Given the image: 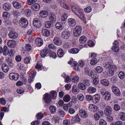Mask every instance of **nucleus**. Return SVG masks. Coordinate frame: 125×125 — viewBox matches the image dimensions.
<instances>
[{"label": "nucleus", "instance_id": "1", "mask_svg": "<svg viewBox=\"0 0 125 125\" xmlns=\"http://www.w3.org/2000/svg\"><path fill=\"white\" fill-rule=\"evenodd\" d=\"M72 9L73 12L81 19L83 20L84 19V15L83 9L79 8H77L75 6L72 5Z\"/></svg>", "mask_w": 125, "mask_h": 125}, {"label": "nucleus", "instance_id": "2", "mask_svg": "<svg viewBox=\"0 0 125 125\" xmlns=\"http://www.w3.org/2000/svg\"><path fill=\"white\" fill-rule=\"evenodd\" d=\"M82 31V29L81 26H76L74 29L73 34L75 36H79L81 34Z\"/></svg>", "mask_w": 125, "mask_h": 125}, {"label": "nucleus", "instance_id": "3", "mask_svg": "<svg viewBox=\"0 0 125 125\" xmlns=\"http://www.w3.org/2000/svg\"><path fill=\"white\" fill-rule=\"evenodd\" d=\"M119 43L118 41L117 40L113 42L112 48V50L113 51L117 52L119 51Z\"/></svg>", "mask_w": 125, "mask_h": 125}, {"label": "nucleus", "instance_id": "4", "mask_svg": "<svg viewBox=\"0 0 125 125\" xmlns=\"http://www.w3.org/2000/svg\"><path fill=\"white\" fill-rule=\"evenodd\" d=\"M117 70V68L116 66L112 64L109 69V72L110 74V75L109 76H113L114 74V72H116Z\"/></svg>", "mask_w": 125, "mask_h": 125}, {"label": "nucleus", "instance_id": "5", "mask_svg": "<svg viewBox=\"0 0 125 125\" xmlns=\"http://www.w3.org/2000/svg\"><path fill=\"white\" fill-rule=\"evenodd\" d=\"M21 26L22 27H26L28 24V21L27 20L24 18H22L20 22Z\"/></svg>", "mask_w": 125, "mask_h": 125}, {"label": "nucleus", "instance_id": "6", "mask_svg": "<svg viewBox=\"0 0 125 125\" xmlns=\"http://www.w3.org/2000/svg\"><path fill=\"white\" fill-rule=\"evenodd\" d=\"M9 77L11 80H17L19 77V75L17 73H9Z\"/></svg>", "mask_w": 125, "mask_h": 125}, {"label": "nucleus", "instance_id": "7", "mask_svg": "<svg viewBox=\"0 0 125 125\" xmlns=\"http://www.w3.org/2000/svg\"><path fill=\"white\" fill-rule=\"evenodd\" d=\"M8 35L10 38L13 39H16L18 36V34L16 32L13 31L10 32Z\"/></svg>", "mask_w": 125, "mask_h": 125}, {"label": "nucleus", "instance_id": "8", "mask_svg": "<svg viewBox=\"0 0 125 125\" xmlns=\"http://www.w3.org/2000/svg\"><path fill=\"white\" fill-rule=\"evenodd\" d=\"M112 110V108L111 106H106L104 110V113L106 116H109L111 114Z\"/></svg>", "mask_w": 125, "mask_h": 125}, {"label": "nucleus", "instance_id": "9", "mask_svg": "<svg viewBox=\"0 0 125 125\" xmlns=\"http://www.w3.org/2000/svg\"><path fill=\"white\" fill-rule=\"evenodd\" d=\"M36 74L35 71L31 72L29 74L28 80L29 83H31L34 79V78Z\"/></svg>", "mask_w": 125, "mask_h": 125}, {"label": "nucleus", "instance_id": "10", "mask_svg": "<svg viewBox=\"0 0 125 125\" xmlns=\"http://www.w3.org/2000/svg\"><path fill=\"white\" fill-rule=\"evenodd\" d=\"M88 106L89 110L92 112H95L99 109L97 106L93 104H89Z\"/></svg>", "mask_w": 125, "mask_h": 125}, {"label": "nucleus", "instance_id": "11", "mask_svg": "<svg viewBox=\"0 0 125 125\" xmlns=\"http://www.w3.org/2000/svg\"><path fill=\"white\" fill-rule=\"evenodd\" d=\"M112 90L114 93L117 96L120 95V92L119 89L116 86L113 85L112 87Z\"/></svg>", "mask_w": 125, "mask_h": 125}, {"label": "nucleus", "instance_id": "12", "mask_svg": "<svg viewBox=\"0 0 125 125\" xmlns=\"http://www.w3.org/2000/svg\"><path fill=\"white\" fill-rule=\"evenodd\" d=\"M43 99L45 102L48 104L50 103L51 100V95L47 93L44 95Z\"/></svg>", "mask_w": 125, "mask_h": 125}, {"label": "nucleus", "instance_id": "13", "mask_svg": "<svg viewBox=\"0 0 125 125\" xmlns=\"http://www.w3.org/2000/svg\"><path fill=\"white\" fill-rule=\"evenodd\" d=\"M33 24L35 27L39 28L41 25V22L37 18H35L33 21Z\"/></svg>", "mask_w": 125, "mask_h": 125}, {"label": "nucleus", "instance_id": "14", "mask_svg": "<svg viewBox=\"0 0 125 125\" xmlns=\"http://www.w3.org/2000/svg\"><path fill=\"white\" fill-rule=\"evenodd\" d=\"M58 1L62 7L66 9L69 10L70 9V8L68 5L65 3L63 0H58Z\"/></svg>", "mask_w": 125, "mask_h": 125}, {"label": "nucleus", "instance_id": "15", "mask_svg": "<svg viewBox=\"0 0 125 125\" xmlns=\"http://www.w3.org/2000/svg\"><path fill=\"white\" fill-rule=\"evenodd\" d=\"M35 43L38 46H41L43 43V40L42 38L38 37L36 39Z\"/></svg>", "mask_w": 125, "mask_h": 125}, {"label": "nucleus", "instance_id": "16", "mask_svg": "<svg viewBox=\"0 0 125 125\" xmlns=\"http://www.w3.org/2000/svg\"><path fill=\"white\" fill-rule=\"evenodd\" d=\"M88 75L91 76L93 79L98 78V75L96 74L95 71L93 70L91 71L90 73L88 74Z\"/></svg>", "mask_w": 125, "mask_h": 125}, {"label": "nucleus", "instance_id": "17", "mask_svg": "<svg viewBox=\"0 0 125 125\" xmlns=\"http://www.w3.org/2000/svg\"><path fill=\"white\" fill-rule=\"evenodd\" d=\"M3 7L4 10L6 11H8L11 9V5L10 3L7 2L3 4Z\"/></svg>", "mask_w": 125, "mask_h": 125}, {"label": "nucleus", "instance_id": "18", "mask_svg": "<svg viewBox=\"0 0 125 125\" xmlns=\"http://www.w3.org/2000/svg\"><path fill=\"white\" fill-rule=\"evenodd\" d=\"M1 68L2 71L5 73L8 72L9 70L8 66L5 63H3L2 64Z\"/></svg>", "mask_w": 125, "mask_h": 125}, {"label": "nucleus", "instance_id": "19", "mask_svg": "<svg viewBox=\"0 0 125 125\" xmlns=\"http://www.w3.org/2000/svg\"><path fill=\"white\" fill-rule=\"evenodd\" d=\"M42 34L44 36L48 37L50 35L51 32L48 29H44L42 31Z\"/></svg>", "mask_w": 125, "mask_h": 125}, {"label": "nucleus", "instance_id": "20", "mask_svg": "<svg viewBox=\"0 0 125 125\" xmlns=\"http://www.w3.org/2000/svg\"><path fill=\"white\" fill-rule=\"evenodd\" d=\"M62 35L63 38L67 39L70 36V32L67 31H64L62 32Z\"/></svg>", "mask_w": 125, "mask_h": 125}, {"label": "nucleus", "instance_id": "21", "mask_svg": "<svg viewBox=\"0 0 125 125\" xmlns=\"http://www.w3.org/2000/svg\"><path fill=\"white\" fill-rule=\"evenodd\" d=\"M53 41L55 44L58 45H61L62 43L61 40L58 37H55L53 40Z\"/></svg>", "mask_w": 125, "mask_h": 125}, {"label": "nucleus", "instance_id": "22", "mask_svg": "<svg viewBox=\"0 0 125 125\" xmlns=\"http://www.w3.org/2000/svg\"><path fill=\"white\" fill-rule=\"evenodd\" d=\"M80 115L81 117L83 118H86L88 116L87 112L84 110L82 109L79 111Z\"/></svg>", "mask_w": 125, "mask_h": 125}, {"label": "nucleus", "instance_id": "23", "mask_svg": "<svg viewBox=\"0 0 125 125\" xmlns=\"http://www.w3.org/2000/svg\"><path fill=\"white\" fill-rule=\"evenodd\" d=\"M68 25L71 26H73L76 24L75 21L73 19L70 18L68 19Z\"/></svg>", "mask_w": 125, "mask_h": 125}, {"label": "nucleus", "instance_id": "24", "mask_svg": "<svg viewBox=\"0 0 125 125\" xmlns=\"http://www.w3.org/2000/svg\"><path fill=\"white\" fill-rule=\"evenodd\" d=\"M8 45L11 48H14L16 46V42L13 40H9L7 42Z\"/></svg>", "mask_w": 125, "mask_h": 125}, {"label": "nucleus", "instance_id": "25", "mask_svg": "<svg viewBox=\"0 0 125 125\" xmlns=\"http://www.w3.org/2000/svg\"><path fill=\"white\" fill-rule=\"evenodd\" d=\"M48 12L46 11L42 10L39 13V14L40 16L43 18L46 17L48 15Z\"/></svg>", "mask_w": 125, "mask_h": 125}, {"label": "nucleus", "instance_id": "26", "mask_svg": "<svg viewBox=\"0 0 125 125\" xmlns=\"http://www.w3.org/2000/svg\"><path fill=\"white\" fill-rule=\"evenodd\" d=\"M40 6L38 3H36L31 6V9L35 11H38L40 9Z\"/></svg>", "mask_w": 125, "mask_h": 125}, {"label": "nucleus", "instance_id": "27", "mask_svg": "<svg viewBox=\"0 0 125 125\" xmlns=\"http://www.w3.org/2000/svg\"><path fill=\"white\" fill-rule=\"evenodd\" d=\"M96 91V88L92 86L89 87L87 90V92L89 94H93Z\"/></svg>", "mask_w": 125, "mask_h": 125}, {"label": "nucleus", "instance_id": "28", "mask_svg": "<svg viewBox=\"0 0 125 125\" xmlns=\"http://www.w3.org/2000/svg\"><path fill=\"white\" fill-rule=\"evenodd\" d=\"M72 66L73 69L76 71L79 70V65L77 62L76 61H74L72 63Z\"/></svg>", "mask_w": 125, "mask_h": 125}, {"label": "nucleus", "instance_id": "29", "mask_svg": "<svg viewBox=\"0 0 125 125\" xmlns=\"http://www.w3.org/2000/svg\"><path fill=\"white\" fill-rule=\"evenodd\" d=\"M47 53L48 51L46 49L42 50L40 52L41 56L42 58H44L46 56Z\"/></svg>", "mask_w": 125, "mask_h": 125}, {"label": "nucleus", "instance_id": "30", "mask_svg": "<svg viewBox=\"0 0 125 125\" xmlns=\"http://www.w3.org/2000/svg\"><path fill=\"white\" fill-rule=\"evenodd\" d=\"M55 26L57 29L59 30H62L63 29V25L61 22L57 23L55 24Z\"/></svg>", "mask_w": 125, "mask_h": 125}, {"label": "nucleus", "instance_id": "31", "mask_svg": "<svg viewBox=\"0 0 125 125\" xmlns=\"http://www.w3.org/2000/svg\"><path fill=\"white\" fill-rule=\"evenodd\" d=\"M71 119V121H73V123L79 122L80 120V119L79 118L78 115H76L74 117H72Z\"/></svg>", "mask_w": 125, "mask_h": 125}, {"label": "nucleus", "instance_id": "32", "mask_svg": "<svg viewBox=\"0 0 125 125\" xmlns=\"http://www.w3.org/2000/svg\"><path fill=\"white\" fill-rule=\"evenodd\" d=\"M53 25V23L50 21H48L46 22L44 24V26L48 28L52 27Z\"/></svg>", "mask_w": 125, "mask_h": 125}, {"label": "nucleus", "instance_id": "33", "mask_svg": "<svg viewBox=\"0 0 125 125\" xmlns=\"http://www.w3.org/2000/svg\"><path fill=\"white\" fill-rule=\"evenodd\" d=\"M87 40V37L83 35L81 36L79 38V42L81 43H84Z\"/></svg>", "mask_w": 125, "mask_h": 125}, {"label": "nucleus", "instance_id": "34", "mask_svg": "<svg viewBox=\"0 0 125 125\" xmlns=\"http://www.w3.org/2000/svg\"><path fill=\"white\" fill-rule=\"evenodd\" d=\"M101 83L103 85L107 86L109 85V82L106 79H102L101 80Z\"/></svg>", "mask_w": 125, "mask_h": 125}, {"label": "nucleus", "instance_id": "35", "mask_svg": "<svg viewBox=\"0 0 125 125\" xmlns=\"http://www.w3.org/2000/svg\"><path fill=\"white\" fill-rule=\"evenodd\" d=\"M72 92L74 94L78 93L79 92V90L78 89L77 87L75 85H74L72 87Z\"/></svg>", "mask_w": 125, "mask_h": 125}, {"label": "nucleus", "instance_id": "36", "mask_svg": "<svg viewBox=\"0 0 125 125\" xmlns=\"http://www.w3.org/2000/svg\"><path fill=\"white\" fill-rule=\"evenodd\" d=\"M13 5L14 7L15 8H19L21 7V4L19 2L16 1H14L13 2Z\"/></svg>", "mask_w": 125, "mask_h": 125}, {"label": "nucleus", "instance_id": "37", "mask_svg": "<svg viewBox=\"0 0 125 125\" xmlns=\"http://www.w3.org/2000/svg\"><path fill=\"white\" fill-rule=\"evenodd\" d=\"M49 19L50 21L55 22L56 21V17L54 14L53 13H51L49 15Z\"/></svg>", "mask_w": 125, "mask_h": 125}, {"label": "nucleus", "instance_id": "38", "mask_svg": "<svg viewBox=\"0 0 125 125\" xmlns=\"http://www.w3.org/2000/svg\"><path fill=\"white\" fill-rule=\"evenodd\" d=\"M100 95L98 94H95L93 102L94 103H96L98 102L100 99Z\"/></svg>", "mask_w": 125, "mask_h": 125}, {"label": "nucleus", "instance_id": "39", "mask_svg": "<svg viewBox=\"0 0 125 125\" xmlns=\"http://www.w3.org/2000/svg\"><path fill=\"white\" fill-rule=\"evenodd\" d=\"M104 96V99L106 100H109L111 98L110 93L108 91L105 93Z\"/></svg>", "mask_w": 125, "mask_h": 125}, {"label": "nucleus", "instance_id": "40", "mask_svg": "<svg viewBox=\"0 0 125 125\" xmlns=\"http://www.w3.org/2000/svg\"><path fill=\"white\" fill-rule=\"evenodd\" d=\"M79 50L77 48H74L72 49L69 51V53L72 54H76L79 52Z\"/></svg>", "mask_w": 125, "mask_h": 125}, {"label": "nucleus", "instance_id": "41", "mask_svg": "<svg viewBox=\"0 0 125 125\" xmlns=\"http://www.w3.org/2000/svg\"><path fill=\"white\" fill-rule=\"evenodd\" d=\"M49 109L52 114H54L56 112V108L55 106L51 105Z\"/></svg>", "mask_w": 125, "mask_h": 125}, {"label": "nucleus", "instance_id": "42", "mask_svg": "<svg viewBox=\"0 0 125 125\" xmlns=\"http://www.w3.org/2000/svg\"><path fill=\"white\" fill-rule=\"evenodd\" d=\"M112 64V63L110 62H107L104 63L103 65L105 68L109 69Z\"/></svg>", "mask_w": 125, "mask_h": 125}, {"label": "nucleus", "instance_id": "43", "mask_svg": "<svg viewBox=\"0 0 125 125\" xmlns=\"http://www.w3.org/2000/svg\"><path fill=\"white\" fill-rule=\"evenodd\" d=\"M64 53L62 49L60 48L57 52V55L59 57H61L63 56Z\"/></svg>", "mask_w": 125, "mask_h": 125}, {"label": "nucleus", "instance_id": "44", "mask_svg": "<svg viewBox=\"0 0 125 125\" xmlns=\"http://www.w3.org/2000/svg\"><path fill=\"white\" fill-rule=\"evenodd\" d=\"M95 70L98 73H100L102 72L103 70V69L102 67L98 66L95 67Z\"/></svg>", "mask_w": 125, "mask_h": 125}, {"label": "nucleus", "instance_id": "45", "mask_svg": "<svg viewBox=\"0 0 125 125\" xmlns=\"http://www.w3.org/2000/svg\"><path fill=\"white\" fill-rule=\"evenodd\" d=\"M70 98L71 97L70 95L68 94H67L64 96L63 99L64 102H68L70 101Z\"/></svg>", "mask_w": 125, "mask_h": 125}, {"label": "nucleus", "instance_id": "46", "mask_svg": "<svg viewBox=\"0 0 125 125\" xmlns=\"http://www.w3.org/2000/svg\"><path fill=\"white\" fill-rule=\"evenodd\" d=\"M24 13L25 15L28 17L31 15V11L30 9H27L25 10Z\"/></svg>", "mask_w": 125, "mask_h": 125}, {"label": "nucleus", "instance_id": "47", "mask_svg": "<svg viewBox=\"0 0 125 125\" xmlns=\"http://www.w3.org/2000/svg\"><path fill=\"white\" fill-rule=\"evenodd\" d=\"M119 115L120 119L122 120H125V113L123 112H121L119 113Z\"/></svg>", "mask_w": 125, "mask_h": 125}, {"label": "nucleus", "instance_id": "48", "mask_svg": "<svg viewBox=\"0 0 125 125\" xmlns=\"http://www.w3.org/2000/svg\"><path fill=\"white\" fill-rule=\"evenodd\" d=\"M78 86L79 88L81 90H84L86 88L85 85L83 83H79L78 85Z\"/></svg>", "mask_w": 125, "mask_h": 125}, {"label": "nucleus", "instance_id": "49", "mask_svg": "<svg viewBox=\"0 0 125 125\" xmlns=\"http://www.w3.org/2000/svg\"><path fill=\"white\" fill-rule=\"evenodd\" d=\"M17 68L19 70H23L25 69V67L23 64L19 63L17 65Z\"/></svg>", "mask_w": 125, "mask_h": 125}, {"label": "nucleus", "instance_id": "50", "mask_svg": "<svg viewBox=\"0 0 125 125\" xmlns=\"http://www.w3.org/2000/svg\"><path fill=\"white\" fill-rule=\"evenodd\" d=\"M59 117L56 115L54 116L52 118V121L55 123H58L59 122Z\"/></svg>", "mask_w": 125, "mask_h": 125}, {"label": "nucleus", "instance_id": "51", "mask_svg": "<svg viewBox=\"0 0 125 125\" xmlns=\"http://www.w3.org/2000/svg\"><path fill=\"white\" fill-rule=\"evenodd\" d=\"M25 48L26 50L28 52L31 51L32 47L29 44H26L25 45Z\"/></svg>", "mask_w": 125, "mask_h": 125}, {"label": "nucleus", "instance_id": "52", "mask_svg": "<svg viewBox=\"0 0 125 125\" xmlns=\"http://www.w3.org/2000/svg\"><path fill=\"white\" fill-rule=\"evenodd\" d=\"M4 51L3 52V54L4 55H7L9 53V50L8 48L6 46H4L3 47Z\"/></svg>", "mask_w": 125, "mask_h": 125}, {"label": "nucleus", "instance_id": "53", "mask_svg": "<svg viewBox=\"0 0 125 125\" xmlns=\"http://www.w3.org/2000/svg\"><path fill=\"white\" fill-rule=\"evenodd\" d=\"M49 56L55 59L57 57L56 53L50 51L49 52Z\"/></svg>", "mask_w": 125, "mask_h": 125}, {"label": "nucleus", "instance_id": "54", "mask_svg": "<svg viewBox=\"0 0 125 125\" xmlns=\"http://www.w3.org/2000/svg\"><path fill=\"white\" fill-rule=\"evenodd\" d=\"M97 62V60L95 58H93L91 61L90 63V64L92 65H93L96 64Z\"/></svg>", "mask_w": 125, "mask_h": 125}, {"label": "nucleus", "instance_id": "55", "mask_svg": "<svg viewBox=\"0 0 125 125\" xmlns=\"http://www.w3.org/2000/svg\"><path fill=\"white\" fill-rule=\"evenodd\" d=\"M79 80V78L78 76H75L73 77L72 79V82L74 83H75Z\"/></svg>", "mask_w": 125, "mask_h": 125}, {"label": "nucleus", "instance_id": "56", "mask_svg": "<svg viewBox=\"0 0 125 125\" xmlns=\"http://www.w3.org/2000/svg\"><path fill=\"white\" fill-rule=\"evenodd\" d=\"M77 97L79 100L81 101H82L84 99V97L83 94H80L77 95Z\"/></svg>", "mask_w": 125, "mask_h": 125}, {"label": "nucleus", "instance_id": "57", "mask_svg": "<svg viewBox=\"0 0 125 125\" xmlns=\"http://www.w3.org/2000/svg\"><path fill=\"white\" fill-rule=\"evenodd\" d=\"M92 8L90 6L84 9V10L85 11L88 13H89L91 12L92 11Z\"/></svg>", "mask_w": 125, "mask_h": 125}, {"label": "nucleus", "instance_id": "58", "mask_svg": "<svg viewBox=\"0 0 125 125\" xmlns=\"http://www.w3.org/2000/svg\"><path fill=\"white\" fill-rule=\"evenodd\" d=\"M11 13H13L14 15L16 16H18L19 14L18 11L15 10H14L13 9H11Z\"/></svg>", "mask_w": 125, "mask_h": 125}, {"label": "nucleus", "instance_id": "59", "mask_svg": "<svg viewBox=\"0 0 125 125\" xmlns=\"http://www.w3.org/2000/svg\"><path fill=\"white\" fill-rule=\"evenodd\" d=\"M99 125H107V123L106 121L103 119H101L99 121Z\"/></svg>", "mask_w": 125, "mask_h": 125}, {"label": "nucleus", "instance_id": "60", "mask_svg": "<svg viewBox=\"0 0 125 125\" xmlns=\"http://www.w3.org/2000/svg\"><path fill=\"white\" fill-rule=\"evenodd\" d=\"M118 76L120 79H122L125 77V74L123 72L121 71L119 73Z\"/></svg>", "mask_w": 125, "mask_h": 125}, {"label": "nucleus", "instance_id": "61", "mask_svg": "<svg viewBox=\"0 0 125 125\" xmlns=\"http://www.w3.org/2000/svg\"><path fill=\"white\" fill-rule=\"evenodd\" d=\"M63 46V48L65 49H68L71 47L70 44L68 42H67L64 44Z\"/></svg>", "mask_w": 125, "mask_h": 125}, {"label": "nucleus", "instance_id": "62", "mask_svg": "<svg viewBox=\"0 0 125 125\" xmlns=\"http://www.w3.org/2000/svg\"><path fill=\"white\" fill-rule=\"evenodd\" d=\"M58 113L59 115L62 117L64 116L65 114V113L62 109H59L58 110Z\"/></svg>", "mask_w": 125, "mask_h": 125}, {"label": "nucleus", "instance_id": "63", "mask_svg": "<svg viewBox=\"0 0 125 125\" xmlns=\"http://www.w3.org/2000/svg\"><path fill=\"white\" fill-rule=\"evenodd\" d=\"M2 17L5 19L9 17L10 15L9 13L7 12H5L3 13L2 15Z\"/></svg>", "mask_w": 125, "mask_h": 125}, {"label": "nucleus", "instance_id": "64", "mask_svg": "<svg viewBox=\"0 0 125 125\" xmlns=\"http://www.w3.org/2000/svg\"><path fill=\"white\" fill-rule=\"evenodd\" d=\"M50 94L52 96V98L54 99H55L56 98L57 96V94L54 91H52Z\"/></svg>", "mask_w": 125, "mask_h": 125}]
</instances>
